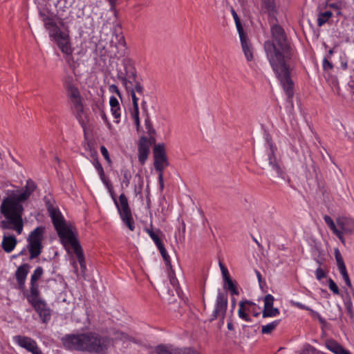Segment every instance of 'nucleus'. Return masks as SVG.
<instances>
[{
	"label": "nucleus",
	"instance_id": "14",
	"mask_svg": "<svg viewBox=\"0 0 354 354\" xmlns=\"http://www.w3.org/2000/svg\"><path fill=\"white\" fill-rule=\"evenodd\" d=\"M334 255L335 259L337 263V266L338 268V270L341 275L342 276V278L345 282V283L347 285L348 288L352 287L351 281L350 280L348 274L347 272L346 267L344 263L343 257L341 254V252L339 250V248H336L334 249Z\"/></svg>",
	"mask_w": 354,
	"mask_h": 354
},
{
	"label": "nucleus",
	"instance_id": "41",
	"mask_svg": "<svg viewBox=\"0 0 354 354\" xmlns=\"http://www.w3.org/2000/svg\"><path fill=\"white\" fill-rule=\"evenodd\" d=\"M218 265H219L224 281L231 279L227 268L223 264V263L221 261H219Z\"/></svg>",
	"mask_w": 354,
	"mask_h": 354
},
{
	"label": "nucleus",
	"instance_id": "5",
	"mask_svg": "<svg viewBox=\"0 0 354 354\" xmlns=\"http://www.w3.org/2000/svg\"><path fill=\"white\" fill-rule=\"evenodd\" d=\"M92 163L96 169L101 181L110 192L112 199L117 208L118 212L122 221L129 229V230L134 231L135 222L127 196L124 195V194H121L118 200L112 192L113 186L109 178L105 176L104 169L98 159L95 158Z\"/></svg>",
	"mask_w": 354,
	"mask_h": 354
},
{
	"label": "nucleus",
	"instance_id": "30",
	"mask_svg": "<svg viewBox=\"0 0 354 354\" xmlns=\"http://www.w3.org/2000/svg\"><path fill=\"white\" fill-rule=\"evenodd\" d=\"M121 174L123 176L122 186L124 185L125 187H129L131 178V172L127 169H123L121 170Z\"/></svg>",
	"mask_w": 354,
	"mask_h": 354
},
{
	"label": "nucleus",
	"instance_id": "46",
	"mask_svg": "<svg viewBox=\"0 0 354 354\" xmlns=\"http://www.w3.org/2000/svg\"><path fill=\"white\" fill-rule=\"evenodd\" d=\"M326 276L325 271L320 267L317 268L315 270L316 279L319 281L325 278Z\"/></svg>",
	"mask_w": 354,
	"mask_h": 354
},
{
	"label": "nucleus",
	"instance_id": "43",
	"mask_svg": "<svg viewBox=\"0 0 354 354\" xmlns=\"http://www.w3.org/2000/svg\"><path fill=\"white\" fill-rule=\"evenodd\" d=\"M274 297L270 294L266 295L264 298V308H268L273 306Z\"/></svg>",
	"mask_w": 354,
	"mask_h": 354
},
{
	"label": "nucleus",
	"instance_id": "8",
	"mask_svg": "<svg viewBox=\"0 0 354 354\" xmlns=\"http://www.w3.org/2000/svg\"><path fill=\"white\" fill-rule=\"evenodd\" d=\"M336 223L339 227L340 236H337L339 240L345 244V236L354 235V218L346 216H339L336 218Z\"/></svg>",
	"mask_w": 354,
	"mask_h": 354
},
{
	"label": "nucleus",
	"instance_id": "50",
	"mask_svg": "<svg viewBox=\"0 0 354 354\" xmlns=\"http://www.w3.org/2000/svg\"><path fill=\"white\" fill-rule=\"evenodd\" d=\"M100 115H101L102 119L104 121V122L107 125L108 128L109 129H111V124L109 122V121L108 120V118H107V116L106 115V113L104 111H102L101 113H100Z\"/></svg>",
	"mask_w": 354,
	"mask_h": 354
},
{
	"label": "nucleus",
	"instance_id": "49",
	"mask_svg": "<svg viewBox=\"0 0 354 354\" xmlns=\"http://www.w3.org/2000/svg\"><path fill=\"white\" fill-rule=\"evenodd\" d=\"M110 5V11L115 13L116 9H115V5L117 3L118 0H107Z\"/></svg>",
	"mask_w": 354,
	"mask_h": 354
},
{
	"label": "nucleus",
	"instance_id": "39",
	"mask_svg": "<svg viewBox=\"0 0 354 354\" xmlns=\"http://www.w3.org/2000/svg\"><path fill=\"white\" fill-rule=\"evenodd\" d=\"M159 250L160 253L161 254V256L162 257L164 261H165L167 266H170V257L168 254L165 248L163 245H160V247L158 248Z\"/></svg>",
	"mask_w": 354,
	"mask_h": 354
},
{
	"label": "nucleus",
	"instance_id": "9",
	"mask_svg": "<svg viewBox=\"0 0 354 354\" xmlns=\"http://www.w3.org/2000/svg\"><path fill=\"white\" fill-rule=\"evenodd\" d=\"M227 306V297L223 293L219 292L217 295L215 308L211 315L209 321L212 322L214 319H218L220 320V325H223Z\"/></svg>",
	"mask_w": 354,
	"mask_h": 354
},
{
	"label": "nucleus",
	"instance_id": "26",
	"mask_svg": "<svg viewBox=\"0 0 354 354\" xmlns=\"http://www.w3.org/2000/svg\"><path fill=\"white\" fill-rule=\"evenodd\" d=\"M27 299L30 304L41 300L39 297V289L37 283H30V291Z\"/></svg>",
	"mask_w": 354,
	"mask_h": 354
},
{
	"label": "nucleus",
	"instance_id": "48",
	"mask_svg": "<svg viewBox=\"0 0 354 354\" xmlns=\"http://www.w3.org/2000/svg\"><path fill=\"white\" fill-rule=\"evenodd\" d=\"M109 90L110 92L115 93L118 96L120 97V91L118 89V87L116 85H115V84L110 85L109 87Z\"/></svg>",
	"mask_w": 354,
	"mask_h": 354
},
{
	"label": "nucleus",
	"instance_id": "37",
	"mask_svg": "<svg viewBox=\"0 0 354 354\" xmlns=\"http://www.w3.org/2000/svg\"><path fill=\"white\" fill-rule=\"evenodd\" d=\"M232 17L234 18V22H235L236 27L237 31L239 32V35L241 34V33H243L244 32L243 28L242 27V25H241V23L240 21V19H239V17L238 15L236 14V12L234 10H232Z\"/></svg>",
	"mask_w": 354,
	"mask_h": 354
},
{
	"label": "nucleus",
	"instance_id": "12",
	"mask_svg": "<svg viewBox=\"0 0 354 354\" xmlns=\"http://www.w3.org/2000/svg\"><path fill=\"white\" fill-rule=\"evenodd\" d=\"M156 354H199L190 347H176L173 345H158L155 348Z\"/></svg>",
	"mask_w": 354,
	"mask_h": 354
},
{
	"label": "nucleus",
	"instance_id": "18",
	"mask_svg": "<svg viewBox=\"0 0 354 354\" xmlns=\"http://www.w3.org/2000/svg\"><path fill=\"white\" fill-rule=\"evenodd\" d=\"M30 266L28 263H24L20 266L15 272V277L17 281L19 288H24L27 275L29 272Z\"/></svg>",
	"mask_w": 354,
	"mask_h": 354
},
{
	"label": "nucleus",
	"instance_id": "58",
	"mask_svg": "<svg viewBox=\"0 0 354 354\" xmlns=\"http://www.w3.org/2000/svg\"><path fill=\"white\" fill-rule=\"evenodd\" d=\"M295 305H296L297 307H299V308H301V309H304V308H305L304 305H303V304H300V303H298V302H297V303H296V304H295Z\"/></svg>",
	"mask_w": 354,
	"mask_h": 354
},
{
	"label": "nucleus",
	"instance_id": "45",
	"mask_svg": "<svg viewBox=\"0 0 354 354\" xmlns=\"http://www.w3.org/2000/svg\"><path fill=\"white\" fill-rule=\"evenodd\" d=\"M100 151L103 157L105 158V160L107 161V162L111 165V160L109 157V151L104 146H101L100 147Z\"/></svg>",
	"mask_w": 354,
	"mask_h": 354
},
{
	"label": "nucleus",
	"instance_id": "11",
	"mask_svg": "<svg viewBox=\"0 0 354 354\" xmlns=\"http://www.w3.org/2000/svg\"><path fill=\"white\" fill-rule=\"evenodd\" d=\"M154 167L156 171H161L167 167L168 161L163 145L159 144L153 148Z\"/></svg>",
	"mask_w": 354,
	"mask_h": 354
},
{
	"label": "nucleus",
	"instance_id": "42",
	"mask_svg": "<svg viewBox=\"0 0 354 354\" xmlns=\"http://www.w3.org/2000/svg\"><path fill=\"white\" fill-rule=\"evenodd\" d=\"M114 339L116 340H122L123 342L131 340V338L127 334L122 332H116L115 333Z\"/></svg>",
	"mask_w": 354,
	"mask_h": 354
},
{
	"label": "nucleus",
	"instance_id": "6",
	"mask_svg": "<svg viewBox=\"0 0 354 354\" xmlns=\"http://www.w3.org/2000/svg\"><path fill=\"white\" fill-rule=\"evenodd\" d=\"M117 77L126 89L130 87L129 84L133 85V82H136L137 72L131 59L126 57L122 60L121 66L117 68Z\"/></svg>",
	"mask_w": 354,
	"mask_h": 354
},
{
	"label": "nucleus",
	"instance_id": "21",
	"mask_svg": "<svg viewBox=\"0 0 354 354\" xmlns=\"http://www.w3.org/2000/svg\"><path fill=\"white\" fill-rule=\"evenodd\" d=\"M149 153V145L146 138H142L138 146V160L141 165H144Z\"/></svg>",
	"mask_w": 354,
	"mask_h": 354
},
{
	"label": "nucleus",
	"instance_id": "31",
	"mask_svg": "<svg viewBox=\"0 0 354 354\" xmlns=\"http://www.w3.org/2000/svg\"><path fill=\"white\" fill-rule=\"evenodd\" d=\"M279 314V309L273 308V306L268 308H263V317H273L277 316Z\"/></svg>",
	"mask_w": 354,
	"mask_h": 354
},
{
	"label": "nucleus",
	"instance_id": "16",
	"mask_svg": "<svg viewBox=\"0 0 354 354\" xmlns=\"http://www.w3.org/2000/svg\"><path fill=\"white\" fill-rule=\"evenodd\" d=\"M31 305L39 314L43 322L46 323L50 319V310L44 301L41 300Z\"/></svg>",
	"mask_w": 354,
	"mask_h": 354
},
{
	"label": "nucleus",
	"instance_id": "15",
	"mask_svg": "<svg viewBox=\"0 0 354 354\" xmlns=\"http://www.w3.org/2000/svg\"><path fill=\"white\" fill-rule=\"evenodd\" d=\"M110 46L112 48L111 50V53L115 56L121 55L122 52L120 53V51H122L126 46L123 35L122 33H113L110 41Z\"/></svg>",
	"mask_w": 354,
	"mask_h": 354
},
{
	"label": "nucleus",
	"instance_id": "23",
	"mask_svg": "<svg viewBox=\"0 0 354 354\" xmlns=\"http://www.w3.org/2000/svg\"><path fill=\"white\" fill-rule=\"evenodd\" d=\"M17 243V239L14 236L4 234L1 241V247L6 253H10L14 250Z\"/></svg>",
	"mask_w": 354,
	"mask_h": 354
},
{
	"label": "nucleus",
	"instance_id": "13",
	"mask_svg": "<svg viewBox=\"0 0 354 354\" xmlns=\"http://www.w3.org/2000/svg\"><path fill=\"white\" fill-rule=\"evenodd\" d=\"M53 37L56 40L58 47L64 54L66 55H72L73 50L67 32L61 31Z\"/></svg>",
	"mask_w": 354,
	"mask_h": 354
},
{
	"label": "nucleus",
	"instance_id": "56",
	"mask_svg": "<svg viewBox=\"0 0 354 354\" xmlns=\"http://www.w3.org/2000/svg\"><path fill=\"white\" fill-rule=\"evenodd\" d=\"M30 353L32 354H43L37 345L35 346V348H34Z\"/></svg>",
	"mask_w": 354,
	"mask_h": 354
},
{
	"label": "nucleus",
	"instance_id": "2",
	"mask_svg": "<svg viewBox=\"0 0 354 354\" xmlns=\"http://www.w3.org/2000/svg\"><path fill=\"white\" fill-rule=\"evenodd\" d=\"M36 185L32 180L26 181L24 189L8 191V196L3 199L0 207L4 219L0 223L1 229L12 230L17 234L23 231L24 222L22 203L26 201L35 191Z\"/></svg>",
	"mask_w": 354,
	"mask_h": 354
},
{
	"label": "nucleus",
	"instance_id": "62",
	"mask_svg": "<svg viewBox=\"0 0 354 354\" xmlns=\"http://www.w3.org/2000/svg\"><path fill=\"white\" fill-rule=\"evenodd\" d=\"M317 262L319 265L321 264V262H320L319 260H317Z\"/></svg>",
	"mask_w": 354,
	"mask_h": 354
},
{
	"label": "nucleus",
	"instance_id": "34",
	"mask_svg": "<svg viewBox=\"0 0 354 354\" xmlns=\"http://www.w3.org/2000/svg\"><path fill=\"white\" fill-rule=\"evenodd\" d=\"M44 273L43 268L40 266L37 267L31 275L30 283H37V281L40 279Z\"/></svg>",
	"mask_w": 354,
	"mask_h": 354
},
{
	"label": "nucleus",
	"instance_id": "51",
	"mask_svg": "<svg viewBox=\"0 0 354 354\" xmlns=\"http://www.w3.org/2000/svg\"><path fill=\"white\" fill-rule=\"evenodd\" d=\"M323 68L324 70H330L333 68V64L326 59L323 61Z\"/></svg>",
	"mask_w": 354,
	"mask_h": 354
},
{
	"label": "nucleus",
	"instance_id": "61",
	"mask_svg": "<svg viewBox=\"0 0 354 354\" xmlns=\"http://www.w3.org/2000/svg\"><path fill=\"white\" fill-rule=\"evenodd\" d=\"M257 277H259V279H260V277H261V274L259 272H257Z\"/></svg>",
	"mask_w": 354,
	"mask_h": 354
},
{
	"label": "nucleus",
	"instance_id": "59",
	"mask_svg": "<svg viewBox=\"0 0 354 354\" xmlns=\"http://www.w3.org/2000/svg\"><path fill=\"white\" fill-rule=\"evenodd\" d=\"M227 328L229 330H232L233 328V325L232 323H228L227 324Z\"/></svg>",
	"mask_w": 354,
	"mask_h": 354
},
{
	"label": "nucleus",
	"instance_id": "17",
	"mask_svg": "<svg viewBox=\"0 0 354 354\" xmlns=\"http://www.w3.org/2000/svg\"><path fill=\"white\" fill-rule=\"evenodd\" d=\"M13 341L20 347L25 348L29 352L32 351L37 345V342L32 338L26 336L16 335L13 337Z\"/></svg>",
	"mask_w": 354,
	"mask_h": 354
},
{
	"label": "nucleus",
	"instance_id": "60",
	"mask_svg": "<svg viewBox=\"0 0 354 354\" xmlns=\"http://www.w3.org/2000/svg\"><path fill=\"white\" fill-rule=\"evenodd\" d=\"M25 251H26V250H25V249L22 250H21V252L17 254V256H21V255H23V254H24Z\"/></svg>",
	"mask_w": 354,
	"mask_h": 354
},
{
	"label": "nucleus",
	"instance_id": "24",
	"mask_svg": "<svg viewBox=\"0 0 354 354\" xmlns=\"http://www.w3.org/2000/svg\"><path fill=\"white\" fill-rule=\"evenodd\" d=\"M44 27L48 30L50 37H53L58 32H60L59 28L57 26L55 21L48 17H45L43 19Z\"/></svg>",
	"mask_w": 354,
	"mask_h": 354
},
{
	"label": "nucleus",
	"instance_id": "19",
	"mask_svg": "<svg viewBox=\"0 0 354 354\" xmlns=\"http://www.w3.org/2000/svg\"><path fill=\"white\" fill-rule=\"evenodd\" d=\"M242 50L246 59L249 62L253 59V49L245 32L239 34Z\"/></svg>",
	"mask_w": 354,
	"mask_h": 354
},
{
	"label": "nucleus",
	"instance_id": "47",
	"mask_svg": "<svg viewBox=\"0 0 354 354\" xmlns=\"http://www.w3.org/2000/svg\"><path fill=\"white\" fill-rule=\"evenodd\" d=\"M131 95L132 98L133 106H138V98L136 97L135 91H131Z\"/></svg>",
	"mask_w": 354,
	"mask_h": 354
},
{
	"label": "nucleus",
	"instance_id": "4",
	"mask_svg": "<svg viewBox=\"0 0 354 354\" xmlns=\"http://www.w3.org/2000/svg\"><path fill=\"white\" fill-rule=\"evenodd\" d=\"M64 346L71 350L88 351L102 353L108 348L110 341L107 338L100 337L95 333L69 335L62 339Z\"/></svg>",
	"mask_w": 354,
	"mask_h": 354
},
{
	"label": "nucleus",
	"instance_id": "52",
	"mask_svg": "<svg viewBox=\"0 0 354 354\" xmlns=\"http://www.w3.org/2000/svg\"><path fill=\"white\" fill-rule=\"evenodd\" d=\"M131 116H132L133 119L139 118V107L138 106H133Z\"/></svg>",
	"mask_w": 354,
	"mask_h": 354
},
{
	"label": "nucleus",
	"instance_id": "54",
	"mask_svg": "<svg viewBox=\"0 0 354 354\" xmlns=\"http://www.w3.org/2000/svg\"><path fill=\"white\" fill-rule=\"evenodd\" d=\"M158 172H159L158 179H159V182L160 184V187H161V188H163V171H158Z\"/></svg>",
	"mask_w": 354,
	"mask_h": 354
},
{
	"label": "nucleus",
	"instance_id": "27",
	"mask_svg": "<svg viewBox=\"0 0 354 354\" xmlns=\"http://www.w3.org/2000/svg\"><path fill=\"white\" fill-rule=\"evenodd\" d=\"M324 220L333 233L335 234L336 236H340L341 234L339 232V227L336 222L335 223L328 215H325L324 216Z\"/></svg>",
	"mask_w": 354,
	"mask_h": 354
},
{
	"label": "nucleus",
	"instance_id": "38",
	"mask_svg": "<svg viewBox=\"0 0 354 354\" xmlns=\"http://www.w3.org/2000/svg\"><path fill=\"white\" fill-rule=\"evenodd\" d=\"M129 86L130 87L128 89H131V91L134 90L135 93L137 92L138 93L141 95L143 94V86H142L140 82H138L136 79V82H133V85L129 84Z\"/></svg>",
	"mask_w": 354,
	"mask_h": 354
},
{
	"label": "nucleus",
	"instance_id": "33",
	"mask_svg": "<svg viewBox=\"0 0 354 354\" xmlns=\"http://www.w3.org/2000/svg\"><path fill=\"white\" fill-rule=\"evenodd\" d=\"M344 304L345 308H346L348 315H349L350 317L353 318L354 317V310L353 302L351 297H346L344 301Z\"/></svg>",
	"mask_w": 354,
	"mask_h": 354
},
{
	"label": "nucleus",
	"instance_id": "44",
	"mask_svg": "<svg viewBox=\"0 0 354 354\" xmlns=\"http://www.w3.org/2000/svg\"><path fill=\"white\" fill-rule=\"evenodd\" d=\"M328 288H329V289L334 294L339 295V288H338L337 284L335 283V282L331 278L328 279Z\"/></svg>",
	"mask_w": 354,
	"mask_h": 354
},
{
	"label": "nucleus",
	"instance_id": "35",
	"mask_svg": "<svg viewBox=\"0 0 354 354\" xmlns=\"http://www.w3.org/2000/svg\"><path fill=\"white\" fill-rule=\"evenodd\" d=\"M269 165L272 167V169L276 171L278 174H281V169L278 164L275 161V158L273 156V151H271L270 153L268 155Z\"/></svg>",
	"mask_w": 354,
	"mask_h": 354
},
{
	"label": "nucleus",
	"instance_id": "3",
	"mask_svg": "<svg viewBox=\"0 0 354 354\" xmlns=\"http://www.w3.org/2000/svg\"><path fill=\"white\" fill-rule=\"evenodd\" d=\"M49 216L57 232L61 242L69 252L71 250L75 254L82 272L86 269L83 250L77 239L75 229L67 223L59 209L53 205L48 207Z\"/></svg>",
	"mask_w": 354,
	"mask_h": 354
},
{
	"label": "nucleus",
	"instance_id": "22",
	"mask_svg": "<svg viewBox=\"0 0 354 354\" xmlns=\"http://www.w3.org/2000/svg\"><path fill=\"white\" fill-rule=\"evenodd\" d=\"M109 105L111 112L115 119V123H119L121 118V108L118 99L115 96H111L109 98Z\"/></svg>",
	"mask_w": 354,
	"mask_h": 354
},
{
	"label": "nucleus",
	"instance_id": "53",
	"mask_svg": "<svg viewBox=\"0 0 354 354\" xmlns=\"http://www.w3.org/2000/svg\"><path fill=\"white\" fill-rule=\"evenodd\" d=\"M145 126H146V129L148 131H150L152 129V124H151V120L149 118H147L145 120Z\"/></svg>",
	"mask_w": 354,
	"mask_h": 354
},
{
	"label": "nucleus",
	"instance_id": "7",
	"mask_svg": "<svg viewBox=\"0 0 354 354\" xmlns=\"http://www.w3.org/2000/svg\"><path fill=\"white\" fill-rule=\"evenodd\" d=\"M44 232V227H37L30 232L27 238V249L30 252V259H33L37 257L42 251L41 241Z\"/></svg>",
	"mask_w": 354,
	"mask_h": 354
},
{
	"label": "nucleus",
	"instance_id": "1",
	"mask_svg": "<svg viewBox=\"0 0 354 354\" xmlns=\"http://www.w3.org/2000/svg\"><path fill=\"white\" fill-rule=\"evenodd\" d=\"M271 35L272 40H267L263 45L266 57L286 95L292 98L294 91L290 78V62L295 57V50L280 26L273 25Z\"/></svg>",
	"mask_w": 354,
	"mask_h": 354
},
{
	"label": "nucleus",
	"instance_id": "29",
	"mask_svg": "<svg viewBox=\"0 0 354 354\" xmlns=\"http://www.w3.org/2000/svg\"><path fill=\"white\" fill-rule=\"evenodd\" d=\"M280 320H274L266 325L262 326L261 328V333L263 334H270L271 333L279 324Z\"/></svg>",
	"mask_w": 354,
	"mask_h": 354
},
{
	"label": "nucleus",
	"instance_id": "40",
	"mask_svg": "<svg viewBox=\"0 0 354 354\" xmlns=\"http://www.w3.org/2000/svg\"><path fill=\"white\" fill-rule=\"evenodd\" d=\"M227 285V288L231 292L232 295H238L239 292L236 290V287L235 283L232 281V279H229L227 281H224Z\"/></svg>",
	"mask_w": 354,
	"mask_h": 354
},
{
	"label": "nucleus",
	"instance_id": "55",
	"mask_svg": "<svg viewBox=\"0 0 354 354\" xmlns=\"http://www.w3.org/2000/svg\"><path fill=\"white\" fill-rule=\"evenodd\" d=\"M327 6L328 8H333V9H335V10H339L340 8H339V6L336 3H329L327 5Z\"/></svg>",
	"mask_w": 354,
	"mask_h": 354
},
{
	"label": "nucleus",
	"instance_id": "20",
	"mask_svg": "<svg viewBox=\"0 0 354 354\" xmlns=\"http://www.w3.org/2000/svg\"><path fill=\"white\" fill-rule=\"evenodd\" d=\"M68 93L77 111H82V100L78 89L73 86H69L68 88Z\"/></svg>",
	"mask_w": 354,
	"mask_h": 354
},
{
	"label": "nucleus",
	"instance_id": "32",
	"mask_svg": "<svg viewBox=\"0 0 354 354\" xmlns=\"http://www.w3.org/2000/svg\"><path fill=\"white\" fill-rule=\"evenodd\" d=\"M145 231L148 234V235L150 236V238L153 241V242L156 244V245L157 246V248L160 247V245H163L157 233H156L152 230L149 229V228H146Z\"/></svg>",
	"mask_w": 354,
	"mask_h": 354
},
{
	"label": "nucleus",
	"instance_id": "57",
	"mask_svg": "<svg viewBox=\"0 0 354 354\" xmlns=\"http://www.w3.org/2000/svg\"><path fill=\"white\" fill-rule=\"evenodd\" d=\"M133 120H134V122H135V124H136V125L137 128L138 129V127H140V119H139V118H135V119H133Z\"/></svg>",
	"mask_w": 354,
	"mask_h": 354
},
{
	"label": "nucleus",
	"instance_id": "25",
	"mask_svg": "<svg viewBox=\"0 0 354 354\" xmlns=\"http://www.w3.org/2000/svg\"><path fill=\"white\" fill-rule=\"evenodd\" d=\"M327 348L335 354H351L350 352L344 348L340 344L333 340L328 341L326 343Z\"/></svg>",
	"mask_w": 354,
	"mask_h": 354
},
{
	"label": "nucleus",
	"instance_id": "28",
	"mask_svg": "<svg viewBox=\"0 0 354 354\" xmlns=\"http://www.w3.org/2000/svg\"><path fill=\"white\" fill-rule=\"evenodd\" d=\"M333 16L331 11L327 10L323 12H319L317 17V25L318 26H322L326 24L329 19Z\"/></svg>",
	"mask_w": 354,
	"mask_h": 354
},
{
	"label": "nucleus",
	"instance_id": "36",
	"mask_svg": "<svg viewBox=\"0 0 354 354\" xmlns=\"http://www.w3.org/2000/svg\"><path fill=\"white\" fill-rule=\"evenodd\" d=\"M262 6L269 12H274L275 11L274 0H263Z\"/></svg>",
	"mask_w": 354,
	"mask_h": 354
},
{
	"label": "nucleus",
	"instance_id": "10",
	"mask_svg": "<svg viewBox=\"0 0 354 354\" xmlns=\"http://www.w3.org/2000/svg\"><path fill=\"white\" fill-rule=\"evenodd\" d=\"M239 306V317L245 322H251L250 314L257 317L261 313V308L252 301L248 300L241 301Z\"/></svg>",
	"mask_w": 354,
	"mask_h": 354
}]
</instances>
